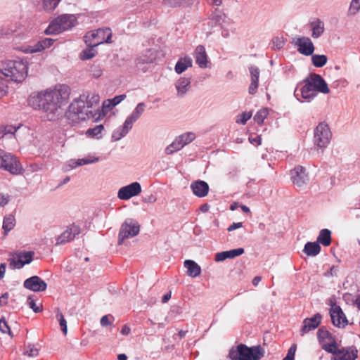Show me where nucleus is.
<instances>
[{
    "label": "nucleus",
    "mask_w": 360,
    "mask_h": 360,
    "mask_svg": "<svg viewBox=\"0 0 360 360\" xmlns=\"http://www.w3.org/2000/svg\"><path fill=\"white\" fill-rule=\"evenodd\" d=\"M70 94V89L65 84H60L54 89L44 91L42 110L49 121H55L62 117L63 105L67 103Z\"/></svg>",
    "instance_id": "f257e3e1"
},
{
    "label": "nucleus",
    "mask_w": 360,
    "mask_h": 360,
    "mask_svg": "<svg viewBox=\"0 0 360 360\" xmlns=\"http://www.w3.org/2000/svg\"><path fill=\"white\" fill-rule=\"evenodd\" d=\"M264 356V350L260 345L248 347L240 343L233 346L229 352L230 360H260Z\"/></svg>",
    "instance_id": "f03ea898"
},
{
    "label": "nucleus",
    "mask_w": 360,
    "mask_h": 360,
    "mask_svg": "<svg viewBox=\"0 0 360 360\" xmlns=\"http://www.w3.org/2000/svg\"><path fill=\"white\" fill-rule=\"evenodd\" d=\"M84 96H79L70 105L68 111L65 112V117L70 124L73 125L82 120L94 117L91 111L84 110Z\"/></svg>",
    "instance_id": "7ed1b4c3"
},
{
    "label": "nucleus",
    "mask_w": 360,
    "mask_h": 360,
    "mask_svg": "<svg viewBox=\"0 0 360 360\" xmlns=\"http://www.w3.org/2000/svg\"><path fill=\"white\" fill-rule=\"evenodd\" d=\"M1 73L15 82H22L27 75V63L23 60H9L1 69Z\"/></svg>",
    "instance_id": "20e7f679"
},
{
    "label": "nucleus",
    "mask_w": 360,
    "mask_h": 360,
    "mask_svg": "<svg viewBox=\"0 0 360 360\" xmlns=\"http://www.w3.org/2000/svg\"><path fill=\"white\" fill-rule=\"evenodd\" d=\"M76 17L64 14L54 19L44 31L46 34H57L75 26Z\"/></svg>",
    "instance_id": "39448f33"
},
{
    "label": "nucleus",
    "mask_w": 360,
    "mask_h": 360,
    "mask_svg": "<svg viewBox=\"0 0 360 360\" xmlns=\"http://www.w3.org/2000/svg\"><path fill=\"white\" fill-rule=\"evenodd\" d=\"M140 226L139 223L133 219H127L121 225L117 243L121 245L125 239L132 238L139 234Z\"/></svg>",
    "instance_id": "423d86ee"
},
{
    "label": "nucleus",
    "mask_w": 360,
    "mask_h": 360,
    "mask_svg": "<svg viewBox=\"0 0 360 360\" xmlns=\"http://www.w3.org/2000/svg\"><path fill=\"white\" fill-rule=\"evenodd\" d=\"M332 136L331 131L327 124L321 122L314 130V143L320 148H326Z\"/></svg>",
    "instance_id": "0eeeda50"
},
{
    "label": "nucleus",
    "mask_w": 360,
    "mask_h": 360,
    "mask_svg": "<svg viewBox=\"0 0 360 360\" xmlns=\"http://www.w3.org/2000/svg\"><path fill=\"white\" fill-rule=\"evenodd\" d=\"M34 252L32 251H20L13 254V257L8 259L9 266L12 269H20L25 264H28L33 260Z\"/></svg>",
    "instance_id": "6e6552de"
},
{
    "label": "nucleus",
    "mask_w": 360,
    "mask_h": 360,
    "mask_svg": "<svg viewBox=\"0 0 360 360\" xmlns=\"http://www.w3.org/2000/svg\"><path fill=\"white\" fill-rule=\"evenodd\" d=\"M195 138V135L192 132H187L177 136L174 141L165 148L166 154L171 155L181 150L185 146L191 143Z\"/></svg>",
    "instance_id": "1a4fd4ad"
},
{
    "label": "nucleus",
    "mask_w": 360,
    "mask_h": 360,
    "mask_svg": "<svg viewBox=\"0 0 360 360\" xmlns=\"http://www.w3.org/2000/svg\"><path fill=\"white\" fill-rule=\"evenodd\" d=\"M0 167L8 171L13 174L20 173L21 167L15 158L0 149Z\"/></svg>",
    "instance_id": "9d476101"
},
{
    "label": "nucleus",
    "mask_w": 360,
    "mask_h": 360,
    "mask_svg": "<svg viewBox=\"0 0 360 360\" xmlns=\"http://www.w3.org/2000/svg\"><path fill=\"white\" fill-rule=\"evenodd\" d=\"M141 192V184L139 182H133L120 188L117 193V197L120 200H126L134 196L138 195Z\"/></svg>",
    "instance_id": "9b49d317"
},
{
    "label": "nucleus",
    "mask_w": 360,
    "mask_h": 360,
    "mask_svg": "<svg viewBox=\"0 0 360 360\" xmlns=\"http://www.w3.org/2000/svg\"><path fill=\"white\" fill-rule=\"evenodd\" d=\"M330 316L333 324L338 328H344L348 321L340 306L333 305L330 309Z\"/></svg>",
    "instance_id": "f8f14e48"
},
{
    "label": "nucleus",
    "mask_w": 360,
    "mask_h": 360,
    "mask_svg": "<svg viewBox=\"0 0 360 360\" xmlns=\"http://www.w3.org/2000/svg\"><path fill=\"white\" fill-rule=\"evenodd\" d=\"M23 286L33 292H43L46 290L47 284L38 276H32L24 281Z\"/></svg>",
    "instance_id": "ddd939ff"
},
{
    "label": "nucleus",
    "mask_w": 360,
    "mask_h": 360,
    "mask_svg": "<svg viewBox=\"0 0 360 360\" xmlns=\"http://www.w3.org/2000/svg\"><path fill=\"white\" fill-rule=\"evenodd\" d=\"M292 43L298 47L297 51L302 55L311 56L314 51V46L311 40L308 37H298L294 39Z\"/></svg>",
    "instance_id": "4468645a"
},
{
    "label": "nucleus",
    "mask_w": 360,
    "mask_h": 360,
    "mask_svg": "<svg viewBox=\"0 0 360 360\" xmlns=\"http://www.w3.org/2000/svg\"><path fill=\"white\" fill-rule=\"evenodd\" d=\"M291 179L294 185L302 187L309 181V176L302 166H297L291 171Z\"/></svg>",
    "instance_id": "2eb2a0df"
},
{
    "label": "nucleus",
    "mask_w": 360,
    "mask_h": 360,
    "mask_svg": "<svg viewBox=\"0 0 360 360\" xmlns=\"http://www.w3.org/2000/svg\"><path fill=\"white\" fill-rule=\"evenodd\" d=\"M322 316L317 313L311 318H306L303 321V326L300 330V335L303 336L305 333L316 329L321 323Z\"/></svg>",
    "instance_id": "dca6fc26"
},
{
    "label": "nucleus",
    "mask_w": 360,
    "mask_h": 360,
    "mask_svg": "<svg viewBox=\"0 0 360 360\" xmlns=\"http://www.w3.org/2000/svg\"><path fill=\"white\" fill-rule=\"evenodd\" d=\"M309 79L316 92L319 91L325 94L330 92L327 83L320 75L311 73L309 76Z\"/></svg>",
    "instance_id": "f3484780"
},
{
    "label": "nucleus",
    "mask_w": 360,
    "mask_h": 360,
    "mask_svg": "<svg viewBox=\"0 0 360 360\" xmlns=\"http://www.w3.org/2000/svg\"><path fill=\"white\" fill-rule=\"evenodd\" d=\"M80 233V228L76 225H71L66 231L61 233L57 238V245H62L74 239Z\"/></svg>",
    "instance_id": "a211bd4d"
},
{
    "label": "nucleus",
    "mask_w": 360,
    "mask_h": 360,
    "mask_svg": "<svg viewBox=\"0 0 360 360\" xmlns=\"http://www.w3.org/2000/svg\"><path fill=\"white\" fill-rule=\"evenodd\" d=\"M94 37L96 38V45L98 46L103 43L110 44L112 43V30L109 27L98 28L96 30L93 31Z\"/></svg>",
    "instance_id": "6ab92c4d"
},
{
    "label": "nucleus",
    "mask_w": 360,
    "mask_h": 360,
    "mask_svg": "<svg viewBox=\"0 0 360 360\" xmlns=\"http://www.w3.org/2000/svg\"><path fill=\"white\" fill-rule=\"evenodd\" d=\"M357 354L358 350L354 346L342 347L338 356H333L332 360H355L358 357Z\"/></svg>",
    "instance_id": "aec40b11"
},
{
    "label": "nucleus",
    "mask_w": 360,
    "mask_h": 360,
    "mask_svg": "<svg viewBox=\"0 0 360 360\" xmlns=\"http://www.w3.org/2000/svg\"><path fill=\"white\" fill-rule=\"evenodd\" d=\"M191 188L195 195L199 198H203L207 195L210 187L207 182L202 180H197L191 183Z\"/></svg>",
    "instance_id": "412c9836"
},
{
    "label": "nucleus",
    "mask_w": 360,
    "mask_h": 360,
    "mask_svg": "<svg viewBox=\"0 0 360 360\" xmlns=\"http://www.w3.org/2000/svg\"><path fill=\"white\" fill-rule=\"evenodd\" d=\"M243 248L233 249L228 251H223L215 255L214 260L217 262L224 261L226 259H233L244 253Z\"/></svg>",
    "instance_id": "4be33fe9"
},
{
    "label": "nucleus",
    "mask_w": 360,
    "mask_h": 360,
    "mask_svg": "<svg viewBox=\"0 0 360 360\" xmlns=\"http://www.w3.org/2000/svg\"><path fill=\"white\" fill-rule=\"evenodd\" d=\"M249 70L251 76V83L249 86V94L251 95H254L257 90L259 86V77L260 71L257 67L250 66L249 67Z\"/></svg>",
    "instance_id": "5701e85b"
},
{
    "label": "nucleus",
    "mask_w": 360,
    "mask_h": 360,
    "mask_svg": "<svg viewBox=\"0 0 360 360\" xmlns=\"http://www.w3.org/2000/svg\"><path fill=\"white\" fill-rule=\"evenodd\" d=\"M304 82L305 84L301 89V95L304 99L309 101L311 99L316 96L317 92L311 82L309 81V77L306 78Z\"/></svg>",
    "instance_id": "b1692460"
},
{
    "label": "nucleus",
    "mask_w": 360,
    "mask_h": 360,
    "mask_svg": "<svg viewBox=\"0 0 360 360\" xmlns=\"http://www.w3.org/2000/svg\"><path fill=\"white\" fill-rule=\"evenodd\" d=\"M195 62L201 68H206L209 61L205 49L203 46L199 45L195 49Z\"/></svg>",
    "instance_id": "393cba45"
},
{
    "label": "nucleus",
    "mask_w": 360,
    "mask_h": 360,
    "mask_svg": "<svg viewBox=\"0 0 360 360\" xmlns=\"http://www.w3.org/2000/svg\"><path fill=\"white\" fill-rule=\"evenodd\" d=\"M193 65V60L188 56L180 58L175 65L174 70L177 74L183 73L188 68Z\"/></svg>",
    "instance_id": "a878e982"
},
{
    "label": "nucleus",
    "mask_w": 360,
    "mask_h": 360,
    "mask_svg": "<svg viewBox=\"0 0 360 360\" xmlns=\"http://www.w3.org/2000/svg\"><path fill=\"white\" fill-rule=\"evenodd\" d=\"M187 269V275L191 277H197L201 274L200 266L193 260L187 259L184 263Z\"/></svg>",
    "instance_id": "bb28decb"
},
{
    "label": "nucleus",
    "mask_w": 360,
    "mask_h": 360,
    "mask_svg": "<svg viewBox=\"0 0 360 360\" xmlns=\"http://www.w3.org/2000/svg\"><path fill=\"white\" fill-rule=\"evenodd\" d=\"M176 88L177 90V95L182 97L189 90L191 86V79L186 77H181L176 82Z\"/></svg>",
    "instance_id": "cd10ccee"
},
{
    "label": "nucleus",
    "mask_w": 360,
    "mask_h": 360,
    "mask_svg": "<svg viewBox=\"0 0 360 360\" xmlns=\"http://www.w3.org/2000/svg\"><path fill=\"white\" fill-rule=\"evenodd\" d=\"M44 92L32 94L28 98V104L34 109L42 110V104L44 103Z\"/></svg>",
    "instance_id": "c85d7f7f"
},
{
    "label": "nucleus",
    "mask_w": 360,
    "mask_h": 360,
    "mask_svg": "<svg viewBox=\"0 0 360 360\" xmlns=\"http://www.w3.org/2000/svg\"><path fill=\"white\" fill-rule=\"evenodd\" d=\"M321 251V246L316 242H307L303 249V252L310 257H314L319 254Z\"/></svg>",
    "instance_id": "c756f323"
},
{
    "label": "nucleus",
    "mask_w": 360,
    "mask_h": 360,
    "mask_svg": "<svg viewBox=\"0 0 360 360\" xmlns=\"http://www.w3.org/2000/svg\"><path fill=\"white\" fill-rule=\"evenodd\" d=\"M99 160L98 158L91 157V156H87L86 158L78 159L77 160L75 161L73 160H70L69 166L73 169L76 168L79 166H82L87 164H91L96 162Z\"/></svg>",
    "instance_id": "7c9ffc66"
},
{
    "label": "nucleus",
    "mask_w": 360,
    "mask_h": 360,
    "mask_svg": "<svg viewBox=\"0 0 360 360\" xmlns=\"http://www.w3.org/2000/svg\"><path fill=\"white\" fill-rule=\"evenodd\" d=\"M317 242L324 246H329L331 243V231L327 229L320 231Z\"/></svg>",
    "instance_id": "2f4dec72"
},
{
    "label": "nucleus",
    "mask_w": 360,
    "mask_h": 360,
    "mask_svg": "<svg viewBox=\"0 0 360 360\" xmlns=\"http://www.w3.org/2000/svg\"><path fill=\"white\" fill-rule=\"evenodd\" d=\"M313 38H319L324 32V23L319 19L311 23Z\"/></svg>",
    "instance_id": "473e14b6"
},
{
    "label": "nucleus",
    "mask_w": 360,
    "mask_h": 360,
    "mask_svg": "<svg viewBox=\"0 0 360 360\" xmlns=\"http://www.w3.org/2000/svg\"><path fill=\"white\" fill-rule=\"evenodd\" d=\"M317 337L320 342L323 341L326 339L328 340L329 341H334L335 340V337L324 326L321 327L318 330Z\"/></svg>",
    "instance_id": "72a5a7b5"
},
{
    "label": "nucleus",
    "mask_w": 360,
    "mask_h": 360,
    "mask_svg": "<svg viewBox=\"0 0 360 360\" xmlns=\"http://www.w3.org/2000/svg\"><path fill=\"white\" fill-rule=\"evenodd\" d=\"M80 96H84V110L86 108H92L94 105L97 104L99 102V96L97 94H93L91 97L88 94L87 96L85 94L81 95Z\"/></svg>",
    "instance_id": "f704fd0d"
},
{
    "label": "nucleus",
    "mask_w": 360,
    "mask_h": 360,
    "mask_svg": "<svg viewBox=\"0 0 360 360\" xmlns=\"http://www.w3.org/2000/svg\"><path fill=\"white\" fill-rule=\"evenodd\" d=\"M328 61V58L326 55H312L311 62L312 64L316 68H321L324 66Z\"/></svg>",
    "instance_id": "c9c22d12"
},
{
    "label": "nucleus",
    "mask_w": 360,
    "mask_h": 360,
    "mask_svg": "<svg viewBox=\"0 0 360 360\" xmlns=\"http://www.w3.org/2000/svg\"><path fill=\"white\" fill-rule=\"evenodd\" d=\"M15 218L13 215H8L4 217L3 221V229L5 234L12 230L15 226Z\"/></svg>",
    "instance_id": "e433bc0d"
},
{
    "label": "nucleus",
    "mask_w": 360,
    "mask_h": 360,
    "mask_svg": "<svg viewBox=\"0 0 360 360\" xmlns=\"http://www.w3.org/2000/svg\"><path fill=\"white\" fill-rule=\"evenodd\" d=\"M103 129V125L99 124L96 126L95 127L89 128L86 131V134L90 137L99 139L100 137H101V134Z\"/></svg>",
    "instance_id": "4c0bfd02"
},
{
    "label": "nucleus",
    "mask_w": 360,
    "mask_h": 360,
    "mask_svg": "<svg viewBox=\"0 0 360 360\" xmlns=\"http://www.w3.org/2000/svg\"><path fill=\"white\" fill-rule=\"evenodd\" d=\"M331 342L327 345H324L323 346V349L328 353L333 354L335 355L334 356H338V352L340 351V348H338V346L336 343L335 340L334 341H330Z\"/></svg>",
    "instance_id": "58836bf2"
},
{
    "label": "nucleus",
    "mask_w": 360,
    "mask_h": 360,
    "mask_svg": "<svg viewBox=\"0 0 360 360\" xmlns=\"http://www.w3.org/2000/svg\"><path fill=\"white\" fill-rule=\"evenodd\" d=\"M145 109V103H139L135 110L133 111V112L129 116L131 117L134 121H136L140 116L143 114Z\"/></svg>",
    "instance_id": "ea45409f"
},
{
    "label": "nucleus",
    "mask_w": 360,
    "mask_h": 360,
    "mask_svg": "<svg viewBox=\"0 0 360 360\" xmlns=\"http://www.w3.org/2000/svg\"><path fill=\"white\" fill-rule=\"evenodd\" d=\"M84 40L88 47L94 48L97 46L93 31L87 32L84 37Z\"/></svg>",
    "instance_id": "a19ab883"
},
{
    "label": "nucleus",
    "mask_w": 360,
    "mask_h": 360,
    "mask_svg": "<svg viewBox=\"0 0 360 360\" xmlns=\"http://www.w3.org/2000/svg\"><path fill=\"white\" fill-rule=\"evenodd\" d=\"M56 318L58 319V320L59 321L61 331L63 332V333L64 335H66L68 333L67 321L65 319L63 314L59 311V309H58V311H57Z\"/></svg>",
    "instance_id": "79ce46f5"
},
{
    "label": "nucleus",
    "mask_w": 360,
    "mask_h": 360,
    "mask_svg": "<svg viewBox=\"0 0 360 360\" xmlns=\"http://www.w3.org/2000/svg\"><path fill=\"white\" fill-rule=\"evenodd\" d=\"M267 115H268V109L267 108L261 109L256 113V115L254 117V120L257 124L261 125L263 124L264 120L266 117Z\"/></svg>",
    "instance_id": "37998d69"
},
{
    "label": "nucleus",
    "mask_w": 360,
    "mask_h": 360,
    "mask_svg": "<svg viewBox=\"0 0 360 360\" xmlns=\"http://www.w3.org/2000/svg\"><path fill=\"white\" fill-rule=\"evenodd\" d=\"M60 0H44V8L46 11H53L59 4Z\"/></svg>",
    "instance_id": "c03bdc74"
},
{
    "label": "nucleus",
    "mask_w": 360,
    "mask_h": 360,
    "mask_svg": "<svg viewBox=\"0 0 360 360\" xmlns=\"http://www.w3.org/2000/svg\"><path fill=\"white\" fill-rule=\"evenodd\" d=\"M96 51L94 48L89 47L81 53L80 58L82 60H89L96 56Z\"/></svg>",
    "instance_id": "a18cd8bd"
},
{
    "label": "nucleus",
    "mask_w": 360,
    "mask_h": 360,
    "mask_svg": "<svg viewBox=\"0 0 360 360\" xmlns=\"http://www.w3.org/2000/svg\"><path fill=\"white\" fill-rule=\"evenodd\" d=\"M0 330L3 333H8L11 338L13 337V334L4 318L0 319Z\"/></svg>",
    "instance_id": "49530a36"
},
{
    "label": "nucleus",
    "mask_w": 360,
    "mask_h": 360,
    "mask_svg": "<svg viewBox=\"0 0 360 360\" xmlns=\"http://www.w3.org/2000/svg\"><path fill=\"white\" fill-rule=\"evenodd\" d=\"M153 58L147 56H141L136 58V64L137 67L141 64H146V63H151L153 62Z\"/></svg>",
    "instance_id": "de8ad7c7"
},
{
    "label": "nucleus",
    "mask_w": 360,
    "mask_h": 360,
    "mask_svg": "<svg viewBox=\"0 0 360 360\" xmlns=\"http://www.w3.org/2000/svg\"><path fill=\"white\" fill-rule=\"evenodd\" d=\"M297 345L292 344L289 348L287 355L283 359V360H294Z\"/></svg>",
    "instance_id": "09e8293b"
},
{
    "label": "nucleus",
    "mask_w": 360,
    "mask_h": 360,
    "mask_svg": "<svg viewBox=\"0 0 360 360\" xmlns=\"http://www.w3.org/2000/svg\"><path fill=\"white\" fill-rule=\"evenodd\" d=\"M114 319V316L111 314L105 315L101 317L100 323L103 327H105L110 325Z\"/></svg>",
    "instance_id": "8fccbe9b"
},
{
    "label": "nucleus",
    "mask_w": 360,
    "mask_h": 360,
    "mask_svg": "<svg viewBox=\"0 0 360 360\" xmlns=\"http://www.w3.org/2000/svg\"><path fill=\"white\" fill-rule=\"evenodd\" d=\"M272 43L273 49L275 50H279L283 47L285 41L283 37H276L272 39Z\"/></svg>",
    "instance_id": "3c124183"
},
{
    "label": "nucleus",
    "mask_w": 360,
    "mask_h": 360,
    "mask_svg": "<svg viewBox=\"0 0 360 360\" xmlns=\"http://www.w3.org/2000/svg\"><path fill=\"white\" fill-rule=\"evenodd\" d=\"M25 355H27L30 357H35L39 354V350L37 348L34 347L33 345H29L27 346V349L24 353Z\"/></svg>",
    "instance_id": "603ef678"
},
{
    "label": "nucleus",
    "mask_w": 360,
    "mask_h": 360,
    "mask_svg": "<svg viewBox=\"0 0 360 360\" xmlns=\"http://www.w3.org/2000/svg\"><path fill=\"white\" fill-rule=\"evenodd\" d=\"M27 304L35 313H39L42 310V306H37L34 300L32 299L31 296H29L27 298Z\"/></svg>",
    "instance_id": "864d4df0"
},
{
    "label": "nucleus",
    "mask_w": 360,
    "mask_h": 360,
    "mask_svg": "<svg viewBox=\"0 0 360 360\" xmlns=\"http://www.w3.org/2000/svg\"><path fill=\"white\" fill-rule=\"evenodd\" d=\"M44 50L43 49V46L41 44V41H39L37 44H35L33 46H29L27 49H26V51L27 53H36V52H39V51H41Z\"/></svg>",
    "instance_id": "5fc2aeb1"
},
{
    "label": "nucleus",
    "mask_w": 360,
    "mask_h": 360,
    "mask_svg": "<svg viewBox=\"0 0 360 360\" xmlns=\"http://www.w3.org/2000/svg\"><path fill=\"white\" fill-rule=\"evenodd\" d=\"M240 118H238L236 120L237 123L245 124L247 121L249 120L252 117L251 112H243L240 115Z\"/></svg>",
    "instance_id": "6e6d98bb"
},
{
    "label": "nucleus",
    "mask_w": 360,
    "mask_h": 360,
    "mask_svg": "<svg viewBox=\"0 0 360 360\" xmlns=\"http://www.w3.org/2000/svg\"><path fill=\"white\" fill-rule=\"evenodd\" d=\"M90 72L93 77L98 78L102 75V70L99 65H93L91 66Z\"/></svg>",
    "instance_id": "4d7b16f0"
},
{
    "label": "nucleus",
    "mask_w": 360,
    "mask_h": 360,
    "mask_svg": "<svg viewBox=\"0 0 360 360\" xmlns=\"http://www.w3.org/2000/svg\"><path fill=\"white\" fill-rule=\"evenodd\" d=\"M360 9V0H352L350 4L349 12L355 14Z\"/></svg>",
    "instance_id": "13d9d810"
},
{
    "label": "nucleus",
    "mask_w": 360,
    "mask_h": 360,
    "mask_svg": "<svg viewBox=\"0 0 360 360\" xmlns=\"http://www.w3.org/2000/svg\"><path fill=\"white\" fill-rule=\"evenodd\" d=\"M135 122L131 117H128L123 125L122 126L125 131L129 132V131L132 128L133 124Z\"/></svg>",
    "instance_id": "bf43d9fd"
},
{
    "label": "nucleus",
    "mask_w": 360,
    "mask_h": 360,
    "mask_svg": "<svg viewBox=\"0 0 360 360\" xmlns=\"http://www.w3.org/2000/svg\"><path fill=\"white\" fill-rule=\"evenodd\" d=\"M17 129L13 125H8L4 127V130L2 132L4 133V135H7L8 134H14L15 132L17 131Z\"/></svg>",
    "instance_id": "052dcab7"
},
{
    "label": "nucleus",
    "mask_w": 360,
    "mask_h": 360,
    "mask_svg": "<svg viewBox=\"0 0 360 360\" xmlns=\"http://www.w3.org/2000/svg\"><path fill=\"white\" fill-rule=\"evenodd\" d=\"M54 39H51V38H45L42 40H41V44L43 46V49H45L46 48H49V46H51L53 43L54 42Z\"/></svg>",
    "instance_id": "680f3d73"
},
{
    "label": "nucleus",
    "mask_w": 360,
    "mask_h": 360,
    "mask_svg": "<svg viewBox=\"0 0 360 360\" xmlns=\"http://www.w3.org/2000/svg\"><path fill=\"white\" fill-rule=\"evenodd\" d=\"M9 200L10 196L8 195L0 193V206H5L8 203Z\"/></svg>",
    "instance_id": "e2e57ef3"
},
{
    "label": "nucleus",
    "mask_w": 360,
    "mask_h": 360,
    "mask_svg": "<svg viewBox=\"0 0 360 360\" xmlns=\"http://www.w3.org/2000/svg\"><path fill=\"white\" fill-rule=\"evenodd\" d=\"M243 227L242 222L233 223L231 226H229L227 229L228 231H233L236 229Z\"/></svg>",
    "instance_id": "0e129e2a"
},
{
    "label": "nucleus",
    "mask_w": 360,
    "mask_h": 360,
    "mask_svg": "<svg viewBox=\"0 0 360 360\" xmlns=\"http://www.w3.org/2000/svg\"><path fill=\"white\" fill-rule=\"evenodd\" d=\"M8 297V292L4 293L0 297V307L6 305L7 304Z\"/></svg>",
    "instance_id": "69168bd1"
},
{
    "label": "nucleus",
    "mask_w": 360,
    "mask_h": 360,
    "mask_svg": "<svg viewBox=\"0 0 360 360\" xmlns=\"http://www.w3.org/2000/svg\"><path fill=\"white\" fill-rule=\"evenodd\" d=\"M122 138V134L119 133V131L116 129L113 131L112 134V139L114 141H117L120 140Z\"/></svg>",
    "instance_id": "338daca9"
},
{
    "label": "nucleus",
    "mask_w": 360,
    "mask_h": 360,
    "mask_svg": "<svg viewBox=\"0 0 360 360\" xmlns=\"http://www.w3.org/2000/svg\"><path fill=\"white\" fill-rule=\"evenodd\" d=\"M249 141L251 143H257V145H260L262 142V138L260 136H256L255 138L250 137Z\"/></svg>",
    "instance_id": "774afa93"
}]
</instances>
